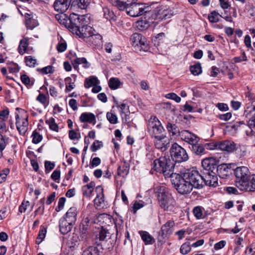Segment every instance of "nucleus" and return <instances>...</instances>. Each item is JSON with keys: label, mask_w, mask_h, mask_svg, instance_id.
<instances>
[{"label": "nucleus", "mask_w": 255, "mask_h": 255, "mask_svg": "<svg viewBox=\"0 0 255 255\" xmlns=\"http://www.w3.org/2000/svg\"><path fill=\"white\" fill-rule=\"evenodd\" d=\"M99 221L105 223V225L96 227L93 231V242L96 246H90L83 251L81 255H103V250H110L116 244V237L111 235L106 225L112 223V216L107 214L99 216Z\"/></svg>", "instance_id": "f257e3e1"}, {"label": "nucleus", "mask_w": 255, "mask_h": 255, "mask_svg": "<svg viewBox=\"0 0 255 255\" xmlns=\"http://www.w3.org/2000/svg\"><path fill=\"white\" fill-rule=\"evenodd\" d=\"M202 173L196 170H186L180 174L175 173L171 177L173 187L181 195L189 194L194 187L201 189L205 185Z\"/></svg>", "instance_id": "f03ea898"}, {"label": "nucleus", "mask_w": 255, "mask_h": 255, "mask_svg": "<svg viewBox=\"0 0 255 255\" xmlns=\"http://www.w3.org/2000/svg\"><path fill=\"white\" fill-rule=\"evenodd\" d=\"M218 164L219 160L212 157L206 158L202 160L203 170L201 172L206 186L216 187L218 186L217 174L221 178H225L231 173L229 165Z\"/></svg>", "instance_id": "7ed1b4c3"}, {"label": "nucleus", "mask_w": 255, "mask_h": 255, "mask_svg": "<svg viewBox=\"0 0 255 255\" xmlns=\"http://www.w3.org/2000/svg\"><path fill=\"white\" fill-rule=\"evenodd\" d=\"M153 167L151 172L153 170L160 174H162L165 178H170L174 174L175 163L172 161L169 157L161 156L155 159L153 162Z\"/></svg>", "instance_id": "20e7f679"}, {"label": "nucleus", "mask_w": 255, "mask_h": 255, "mask_svg": "<svg viewBox=\"0 0 255 255\" xmlns=\"http://www.w3.org/2000/svg\"><path fill=\"white\" fill-rule=\"evenodd\" d=\"M160 207L164 210L171 211L173 209L175 201L164 185H158L155 188Z\"/></svg>", "instance_id": "39448f33"}, {"label": "nucleus", "mask_w": 255, "mask_h": 255, "mask_svg": "<svg viewBox=\"0 0 255 255\" xmlns=\"http://www.w3.org/2000/svg\"><path fill=\"white\" fill-rule=\"evenodd\" d=\"M147 130L154 139L166 137V131L158 118L151 116L148 120Z\"/></svg>", "instance_id": "423d86ee"}, {"label": "nucleus", "mask_w": 255, "mask_h": 255, "mask_svg": "<svg viewBox=\"0 0 255 255\" xmlns=\"http://www.w3.org/2000/svg\"><path fill=\"white\" fill-rule=\"evenodd\" d=\"M234 173L236 176V186L241 190L244 187H246L247 182L251 176L249 169L246 166L238 167L234 170Z\"/></svg>", "instance_id": "0eeeda50"}, {"label": "nucleus", "mask_w": 255, "mask_h": 255, "mask_svg": "<svg viewBox=\"0 0 255 255\" xmlns=\"http://www.w3.org/2000/svg\"><path fill=\"white\" fill-rule=\"evenodd\" d=\"M170 156L173 163H182L189 159L186 150L176 142L172 144L170 149Z\"/></svg>", "instance_id": "6e6552de"}, {"label": "nucleus", "mask_w": 255, "mask_h": 255, "mask_svg": "<svg viewBox=\"0 0 255 255\" xmlns=\"http://www.w3.org/2000/svg\"><path fill=\"white\" fill-rule=\"evenodd\" d=\"M132 46L135 51H147L149 48V45L146 38L141 34L134 33L130 38Z\"/></svg>", "instance_id": "1a4fd4ad"}, {"label": "nucleus", "mask_w": 255, "mask_h": 255, "mask_svg": "<svg viewBox=\"0 0 255 255\" xmlns=\"http://www.w3.org/2000/svg\"><path fill=\"white\" fill-rule=\"evenodd\" d=\"M69 24L68 26V29L73 34L79 32L80 27L84 25L86 23V18L85 15H81L74 13H71L69 16Z\"/></svg>", "instance_id": "9d476101"}, {"label": "nucleus", "mask_w": 255, "mask_h": 255, "mask_svg": "<svg viewBox=\"0 0 255 255\" xmlns=\"http://www.w3.org/2000/svg\"><path fill=\"white\" fill-rule=\"evenodd\" d=\"M150 13L149 19L159 21L168 19L173 14L172 10L167 6H161L154 10L150 9Z\"/></svg>", "instance_id": "9b49d317"}, {"label": "nucleus", "mask_w": 255, "mask_h": 255, "mask_svg": "<svg viewBox=\"0 0 255 255\" xmlns=\"http://www.w3.org/2000/svg\"><path fill=\"white\" fill-rule=\"evenodd\" d=\"M79 29V32L78 31L75 34L79 36V38H82L85 42H87L91 40L92 37L90 38L93 31H95V30L91 26L88 25V21H87L86 23L84 24L83 26L80 27Z\"/></svg>", "instance_id": "f8f14e48"}, {"label": "nucleus", "mask_w": 255, "mask_h": 255, "mask_svg": "<svg viewBox=\"0 0 255 255\" xmlns=\"http://www.w3.org/2000/svg\"><path fill=\"white\" fill-rule=\"evenodd\" d=\"M96 223V220L90 216L84 217L80 225V231L82 238L86 237L90 227Z\"/></svg>", "instance_id": "ddd939ff"}, {"label": "nucleus", "mask_w": 255, "mask_h": 255, "mask_svg": "<svg viewBox=\"0 0 255 255\" xmlns=\"http://www.w3.org/2000/svg\"><path fill=\"white\" fill-rule=\"evenodd\" d=\"M24 23L27 29L32 30L38 25V22L36 19L35 14L28 11L24 14Z\"/></svg>", "instance_id": "4468645a"}, {"label": "nucleus", "mask_w": 255, "mask_h": 255, "mask_svg": "<svg viewBox=\"0 0 255 255\" xmlns=\"http://www.w3.org/2000/svg\"><path fill=\"white\" fill-rule=\"evenodd\" d=\"M219 149L228 153L233 152L237 149L236 144L233 141L225 140L219 141Z\"/></svg>", "instance_id": "2eb2a0df"}, {"label": "nucleus", "mask_w": 255, "mask_h": 255, "mask_svg": "<svg viewBox=\"0 0 255 255\" xmlns=\"http://www.w3.org/2000/svg\"><path fill=\"white\" fill-rule=\"evenodd\" d=\"M71 0H55L53 6L58 12H65L71 4Z\"/></svg>", "instance_id": "dca6fc26"}, {"label": "nucleus", "mask_w": 255, "mask_h": 255, "mask_svg": "<svg viewBox=\"0 0 255 255\" xmlns=\"http://www.w3.org/2000/svg\"><path fill=\"white\" fill-rule=\"evenodd\" d=\"M59 224L60 232L63 235H66L70 232L74 225V224L71 223L68 220H65V218H62L60 219Z\"/></svg>", "instance_id": "f3484780"}, {"label": "nucleus", "mask_w": 255, "mask_h": 255, "mask_svg": "<svg viewBox=\"0 0 255 255\" xmlns=\"http://www.w3.org/2000/svg\"><path fill=\"white\" fill-rule=\"evenodd\" d=\"M153 20L144 16V19L141 18V20L136 22V26L139 30H145L150 26L151 23H155V24L158 23V21H153Z\"/></svg>", "instance_id": "a211bd4d"}, {"label": "nucleus", "mask_w": 255, "mask_h": 255, "mask_svg": "<svg viewBox=\"0 0 255 255\" xmlns=\"http://www.w3.org/2000/svg\"><path fill=\"white\" fill-rule=\"evenodd\" d=\"M154 143L155 147L162 151L166 150L170 144L166 136L164 138L154 139Z\"/></svg>", "instance_id": "6ab92c4d"}, {"label": "nucleus", "mask_w": 255, "mask_h": 255, "mask_svg": "<svg viewBox=\"0 0 255 255\" xmlns=\"http://www.w3.org/2000/svg\"><path fill=\"white\" fill-rule=\"evenodd\" d=\"M182 136H184V140L190 144V146L195 145L198 143L199 137L195 134L191 133L188 130H185L183 131Z\"/></svg>", "instance_id": "aec40b11"}, {"label": "nucleus", "mask_w": 255, "mask_h": 255, "mask_svg": "<svg viewBox=\"0 0 255 255\" xmlns=\"http://www.w3.org/2000/svg\"><path fill=\"white\" fill-rule=\"evenodd\" d=\"M77 208L75 207H72L69 209L62 218H65L70 223L75 224L77 219Z\"/></svg>", "instance_id": "412c9836"}, {"label": "nucleus", "mask_w": 255, "mask_h": 255, "mask_svg": "<svg viewBox=\"0 0 255 255\" xmlns=\"http://www.w3.org/2000/svg\"><path fill=\"white\" fill-rule=\"evenodd\" d=\"M79 120L81 123H93V124H95L96 117L92 113H83L79 118Z\"/></svg>", "instance_id": "4be33fe9"}, {"label": "nucleus", "mask_w": 255, "mask_h": 255, "mask_svg": "<svg viewBox=\"0 0 255 255\" xmlns=\"http://www.w3.org/2000/svg\"><path fill=\"white\" fill-rule=\"evenodd\" d=\"M96 192H97V196L94 199V203L97 206H100L104 202V189L102 186L96 187Z\"/></svg>", "instance_id": "5701e85b"}, {"label": "nucleus", "mask_w": 255, "mask_h": 255, "mask_svg": "<svg viewBox=\"0 0 255 255\" xmlns=\"http://www.w3.org/2000/svg\"><path fill=\"white\" fill-rule=\"evenodd\" d=\"M189 148L191 151L195 154L201 156L206 153L204 144L196 143L195 145L189 146Z\"/></svg>", "instance_id": "b1692460"}, {"label": "nucleus", "mask_w": 255, "mask_h": 255, "mask_svg": "<svg viewBox=\"0 0 255 255\" xmlns=\"http://www.w3.org/2000/svg\"><path fill=\"white\" fill-rule=\"evenodd\" d=\"M95 183L91 181L86 185H84L82 187L83 195L86 197H90L94 189Z\"/></svg>", "instance_id": "393cba45"}, {"label": "nucleus", "mask_w": 255, "mask_h": 255, "mask_svg": "<svg viewBox=\"0 0 255 255\" xmlns=\"http://www.w3.org/2000/svg\"><path fill=\"white\" fill-rule=\"evenodd\" d=\"M138 233L145 245H152L155 242V239L147 232L140 231Z\"/></svg>", "instance_id": "a878e982"}, {"label": "nucleus", "mask_w": 255, "mask_h": 255, "mask_svg": "<svg viewBox=\"0 0 255 255\" xmlns=\"http://www.w3.org/2000/svg\"><path fill=\"white\" fill-rule=\"evenodd\" d=\"M241 191H246L249 192L255 191V174L251 175L250 177L247 182L246 187H244Z\"/></svg>", "instance_id": "bb28decb"}, {"label": "nucleus", "mask_w": 255, "mask_h": 255, "mask_svg": "<svg viewBox=\"0 0 255 255\" xmlns=\"http://www.w3.org/2000/svg\"><path fill=\"white\" fill-rule=\"evenodd\" d=\"M175 225L174 222L173 220H168L164 224H163L160 230L162 236L164 235L170 234L171 233V228H173Z\"/></svg>", "instance_id": "cd10ccee"}, {"label": "nucleus", "mask_w": 255, "mask_h": 255, "mask_svg": "<svg viewBox=\"0 0 255 255\" xmlns=\"http://www.w3.org/2000/svg\"><path fill=\"white\" fill-rule=\"evenodd\" d=\"M60 13L55 15V18L59 23L63 25L65 27L68 28L69 24V17L64 13L65 12H59Z\"/></svg>", "instance_id": "c85d7f7f"}, {"label": "nucleus", "mask_w": 255, "mask_h": 255, "mask_svg": "<svg viewBox=\"0 0 255 255\" xmlns=\"http://www.w3.org/2000/svg\"><path fill=\"white\" fill-rule=\"evenodd\" d=\"M104 17L110 21H116L117 20V16L115 14L113 10H111L108 7L103 8Z\"/></svg>", "instance_id": "c756f323"}, {"label": "nucleus", "mask_w": 255, "mask_h": 255, "mask_svg": "<svg viewBox=\"0 0 255 255\" xmlns=\"http://www.w3.org/2000/svg\"><path fill=\"white\" fill-rule=\"evenodd\" d=\"M80 241L77 236H73L67 242V245L71 251L76 249L79 245Z\"/></svg>", "instance_id": "7c9ffc66"}, {"label": "nucleus", "mask_w": 255, "mask_h": 255, "mask_svg": "<svg viewBox=\"0 0 255 255\" xmlns=\"http://www.w3.org/2000/svg\"><path fill=\"white\" fill-rule=\"evenodd\" d=\"M28 40V38L26 37L20 40L18 48V52L20 55H23L26 52L29 44Z\"/></svg>", "instance_id": "2f4dec72"}, {"label": "nucleus", "mask_w": 255, "mask_h": 255, "mask_svg": "<svg viewBox=\"0 0 255 255\" xmlns=\"http://www.w3.org/2000/svg\"><path fill=\"white\" fill-rule=\"evenodd\" d=\"M16 126L17 130L20 135H24L27 130L28 128L22 127L18 113H15Z\"/></svg>", "instance_id": "473e14b6"}, {"label": "nucleus", "mask_w": 255, "mask_h": 255, "mask_svg": "<svg viewBox=\"0 0 255 255\" xmlns=\"http://www.w3.org/2000/svg\"><path fill=\"white\" fill-rule=\"evenodd\" d=\"M129 167L128 164L125 161L123 165L119 166L118 168V174L123 177L127 175L129 172Z\"/></svg>", "instance_id": "72a5a7b5"}, {"label": "nucleus", "mask_w": 255, "mask_h": 255, "mask_svg": "<svg viewBox=\"0 0 255 255\" xmlns=\"http://www.w3.org/2000/svg\"><path fill=\"white\" fill-rule=\"evenodd\" d=\"M190 71L194 76H197L201 74L202 72L201 63L197 62L194 65H191L190 66Z\"/></svg>", "instance_id": "f704fd0d"}, {"label": "nucleus", "mask_w": 255, "mask_h": 255, "mask_svg": "<svg viewBox=\"0 0 255 255\" xmlns=\"http://www.w3.org/2000/svg\"><path fill=\"white\" fill-rule=\"evenodd\" d=\"M99 80L95 76H91L86 78L84 82V86L86 88H89L92 86H94L98 84Z\"/></svg>", "instance_id": "c9c22d12"}, {"label": "nucleus", "mask_w": 255, "mask_h": 255, "mask_svg": "<svg viewBox=\"0 0 255 255\" xmlns=\"http://www.w3.org/2000/svg\"><path fill=\"white\" fill-rule=\"evenodd\" d=\"M95 31H93V33L91 34L90 38H91V40L87 42L89 44L97 45L100 43V42L102 40V36L99 33H95Z\"/></svg>", "instance_id": "e433bc0d"}, {"label": "nucleus", "mask_w": 255, "mask_h": 255, "mask_svg": "<svg viewBox=\"0 0 255 255\" xmlns=\"http://www.w3.org/2000/svg\"><path fill=\"white\" fill-rule=\"evenodd\" d=\"M121 82L117 78H111L108 82V85L111 90H116L118 89Z\"/></svg>", "instance_id": "4c0bfd02"}, {"label": "nucleus", "mask_w": 255, "mask_h": 255, "mask_svg": "<svg viewBox=\"0 0 255 255\" xmlns=\"http://www.w3.org/2000/svg\"><path fill=\"white\" fill-rule=\"evenodd\" d=\"M166 128L169 133H172L173 136L180 133L179 128L174 124L168 122L166 125Z\"/></svg>", "instance_id": "58836bf2"}, {"label": "nucleus", "mask_w": 255, "mask_h": 255, "mask_svg": "<svg viewBox=\"0 0 255 255\" xmlns=\"http://www.w3.org/2000/svg\"><path fill=\"white\" fill-rule=\"evenodd\" d=\"M9 138L0 134V158L2 156V151L8 143Z\"/></svg>", "instance_id": "ea45409f"}, {"label": "nucleus", "mask_w": 255, "mask_h": 255, "mask_svg": "<svg viewBox=\"0 0 255 255\" xmlns=\"http://www.w3.org/2000/svg\"><path fill=\"white\" fill-rule=\"evenodd\" d=\"M91 0H75L72 3V5H77L79 8L85 9L89 4Z\"/></svg>", "instance_id": "a19ab883"}, {"label": "nucleus", "mask_w": 255, "mask_h": 255, "mask_svg": "<svg viewBox=\"0 0 255 255\" xmlns=\"http://www.w3.org/2000/svg\"><path fill=\"white\" fill-rule=\"evenodd\" d=\"M131 1H127L126 0H117L116 5L120 10H126L127 12V8Z\"/></svg>", "instance_id": "79ce46f5"}, {"label": "nucleus", "mask_w": 255, "mask_h": 255, "mask_svg": "<svg viewBox=\"0 0 255 255\" xmlns=\"http://www.w3.org/2000/svg\"><path fill=\"white\" fill-rule=\"evenodd\" d=\"M45 123L47 124L49 128L53 131L58 132L59 130V127L58 125L55 123V120L53 118H50L49 120L45 121Z\"/></svg>", "instance_id": "37998d69"}, {"label": "nucleus", "mask_w": 255, "mask_h": 255, "mask_svg": "<svg viewBox=\"0 0 255 255\" xmlns=\"http://www.w3.org/2000/svg\"><path fill=\"white\" fill-rule=\"evenodd\" d=\"M220 14L215 10L212 11L208 15V19L212 23H216L219 21Z\"/></svg>", "instance_id": "c03bdc74"}, {"label": "nucleus", "mask_w": 255, "mask_h": 255, "mask_svg": "<svg viewBox=\"0 0 255 255\" xmlns=\"http://www.w3.org/2000/svg\"><path fill=\"white\" fill-rule=\"evenodd\" d=\"M114 223H115V227L116 228L117 234L116 235H115L113 234H111V233H110L111 235L115 236V237H116V238H117L118 230H119V229H120V228L122 226V227L123 226L124 222H123V219H122V217H121L120 218L115 219L114 220ZM116 241H117V239H116Z\"/></svg>", "instance_id": "a18cd8bd"}, {"label": "nucleus", "mask_w": 255, "mask_h": 255, "mask_svg": "<svg viewBox=\"0 0 255 255\" xmlns=\"http://www.w3.org/2000/svg\"><path fill=\"white\" fill-rule=\"evenodd\" d=\"M20 79L23 84L27 87H28V86L31 87L34 84V81H31L29 77L26 74L21 75Z\"/></svg>", "instance_id": "49530a36"}, {"label": "nucleus", "mask_w": 255, "mask_h": 255, "mask_svg": "<svg viewBox=\"0 0 255 255\" xmlns=\"http://www.w3.org/2000/svg\"><path fill=\"white\" fill-rule=\"evenodd\" d=\"M31 136L32 137V142L34 144L39 143L43 138L42 135L36 130L33 131Z\"/></svg>", "instance_id": "de8ad7c7"}, {"label": "nucleus", "mask_w": 255, "mask_h": 255, "mask_svg": "<svg viewBox=\"0 0 255 255\" xmlns=\"http://www.w3.org/2000/svg\"><path fill=\"white\" fill-rule=\"evenodd\" d=\"M191 245L189 242H186L182 244L180 249V253L183 255H186L189 253L191 250Z\"/></svg>", "instance_id": "09e8293b"}, {"label": "nucleus", "mask_w": 255, "mask_h": 255, "mask_svg": "<svg viewBox=\"0 0 255 255\" xmlns=\"http://www.w3.org/2000/svg\"><path fill=\"white\" fill-rule=\"evenodd\" d=\"M205 150L219 149V141L210 142L204 144Z\"/></svg>", "instance_id": "8fccbe9b"}, {"label": "nucleus", "mask_w": 255, "mask_h": 255, "mask_svg": "<svg viewBox=\"0 0 255 255\" xmlns=\"http://www.w3.org/2000/svg\"><path fill=\"white\" fill-rule=\"evenodd\" d=\"M36 100L41 103L44 108H46L49 105V102L47 101V97L44 94L40 93L37 97Z\"/></svg>", "instance_id": "3c124183"}, {"label": "nucleus", "mask_w": 255, "mask_h": 255, "mask_svg": "<svg viewBox=\"0 0 255 255\" xmlns=\"http://www.w3.org/2000/svg\"><path fill=\"white\" fill-rule=\"evenodd\" d=\"M103 146V142L98 140H96L90 147V149L92 152H96L99 149Z\"/></svg>", "instance_id": "603ef678"}, {"label": "nucleus", "mask_w": 255, "mask_h": 255, "mask_svg": "<svg viewBox=\"0 0 255 255\" xmlns=\"http://www.w3.org/2000/svg\"><path fill=\"white\" fill-rule=\"evenodd\" d=\"M203 208L200 206H196L194 208L193 210V213L194 216L197 219H200L202 218L203 216V212H202Z\"/></svg>", "instance_id": "864d4df0"}, {"label": "nucleus", "mask_w": 255, "mask_h": 255, "mask_svg": "<svg viewBox=\"0 0 255 255\" xmlns=\"http://www.w3.org/2000/svg\"><path fill=\"white\" fill-rule=\"evenodd\" d=\"M24 60L26 65L30 67H34L36 63V59L31 56H26Z\"/></svg>", "instance_id": "5fc2aeb1"}, {"label": "nucleus", "mask_w": 255, "mask_h": 255, "mask_svg": "<svg viewBox=\"0 0 255 255\" xmlns=\"http://www.w3.org/2000/svg\"><path fill=\"white\" fill-rule=\"evenodd\" d=\"M55 164L54 162L46 160L44 162L45 171L46 174L50 172L55 167Z\"/></svg>", "instance_id": "6e6d98bb"}, {"label": "nucleus", "mask_w": 255, "mask_h": 255, "mask_svg": "<svg viewBox=\"0 0 255 255\" xmlns=\"http://www.w3.org/2000/svg\"><path fill=\"white\" fill-rule=\"evenodd\" d=\"M106 116L107 120L111 124H116L118 123V118L115 114L108 112L107 113Z\"/></svg>", "instance_id": "4d7b16f0"}, {"label": "nucleus", "mask_w": 255, "mask_h": 255, "mask_svg": "<svg viewBox=\"0 0 255 255\" xmlns=\"http://www.w3.org/2000/svg\"><path fill=\"white\" fill-rule=\"evenodd\" d=\"M9 72L11 73H16L19 72V67L16 63L11 62L7 67Z\"/></svg>", "instance_id": "13d9d810"}, {"label": "nucleus", "mask_w": 255, "mask_h": 255, "mask_svg": "<svg viewBox=\"0 0 255 255\" xmlns=\"http://www.w3.org/2000/svg\"><path fill=\"white\" fill-rule=\"evenodd\" d=\"M37 71H40L43 74H52L54 70L53 69V66H47L42 69H37Z\"/></svg>", "instance_id": "bf43d9fd"}, {"label": "nucleus", "mask_w": 255, "mask_h": 255, "mask_svg": "<svg viewBox=\"0 0 255 255\" xmlns=\"http://www.w3.org/2000/svg\"><path fill=\"white\" fill-rule=\"evenodd\" d=\"M248 252V254L250 255H255V242H253L249 246H247L245 253L247 254Z\"/></svg>", "instance_id": "052dcab7"}, {"label": "nucleus", "mask_w": 255, "mask_h": 255, "mask_svg": "<svg viewBox=\"0 0 255 255\" xmlns=\"http://www.w3.org/2000/svg\"><path fill=\"white\" fill-rule=\"evenodd\" d=\"M65 81L66 83H68L69 84L66 86V92H68L74 88L75 85L74 83H71L72 79L70 77H68L66 78Z\"/></svg>", "instance_id": "680f3d73"}, {"label": "nucleus", "mask_w": 255, "mask_h": 255, "mask_svg": "<svg viewBox=\"0 0 255 255\" xmlns=\"http://www.w3.org/2000/svg\"><path fill=\"white\" fill-rule=\"evenodd\" d=\"M66 200V198L63 197L59 198L58 206L55 209L56 212H59L63 209Z\"/></svg>", "instance_id": "e2e57ef3"}, {"label": "nucleus", "mask_w": 255, "mask_h": 255, "mask_svg": "<svg viewBox=\"0 0 255 255\" xmlns=\"http://www.w3.org/2000/svg\"><path fill=\"white\" fill-rule=\"evenodd\" d=\"M30 205V203L28 201H23L18 208V212L20 213H24L26 211L27 207Z\"/></svg>", "instance_id": "0e129e2a"}, {"label": "nucleus", "mask_w": 255, "mask_h": 255, "mask_svg": "<svg viewBox=\"0 0 255 255\" xmlns=\"http://www.w3.org/2000/svg\"><path fill=\"white\" fill-rule=\"evenodd\" d=\"M233 60L235 63H239L242 61H247V58L246 55V53L245 52H243L242 55L239 57H235L233 58Z\"/></svg>", "instance_id": "69168bd1"}, {"label": "nucleus", "mask_w": 255, "mask_h": 255, "mask_svg": "<svg viewBox=\"0 0 255 255\" xmlns=\"http://www.w3.org/2000/svg\"><path fill=\"white\" fill-rule=\"evenodd\" d=\"M76 59L79 63V64H83V67L85 68H88L90 66V64L84 57L76 58Z\"/></svg>", "instance_id": "338daca9"}, {"label": "nucleus", "mask_w": 255, "mask_h": 255, "mask_svg": "<svg viewBox=\"0 0 255 255\" xmlns=\"http://www.w3.org/2000/svg\"><path fill=\"white\" fill-rule=\"evenodd\" d=\"M9 113V110L7 108H6L5 109L1 111L0 112V119L2 121H5L8 118Z\"/></svg>", "instance_id": "774afa93"}]
</instances>
